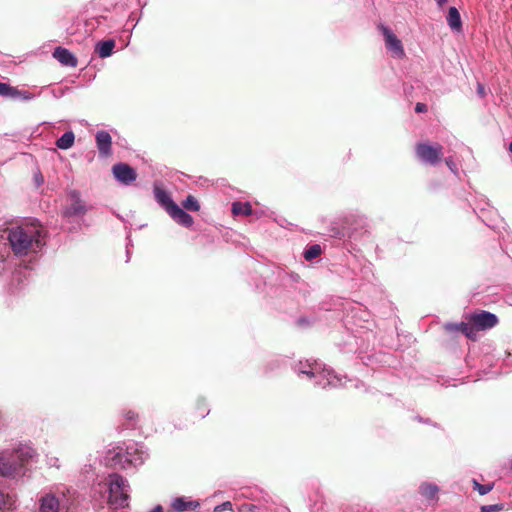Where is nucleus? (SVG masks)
I'll return each instance as SVG.
<instances>
[{"instance_id": "obj_1", "label": "nucleus", "mask_w": 512, "mask_h": 512, "mask_svg": "<svg viewBox=\"0 0 512 512\" xmlns=\"http://www.w3.org/2000/svg\"><path fill=\"white\" fill-rule=\"evenodd\" d=\"M46 231L37 221H27L9 229L8 240L16 256L37 253L45 245Z\"/></svg>"}, {"instance_id": "obj_2", "label": "nucleus", "mask_w": 512, "mask_h": 512, "mask_svg": "<svg viewBox=\"0 0 512 512\" xmlns=\"http://www.w3.org/2000/svg\"><path fill=\"white\" fill-rule=\"evenodd\" d=\"M109 491L108 504L113 508H125L129 505V484L120 474L112 473L107 478Z\"/></svg>"}, {"instance_id": "obj_3", "label": "nucleus", "mask_w": 512, "mask_h": 512, "mask_svg": "<svg viewBox=\"0 0 512 512\" xmlns=\"http://www.w3.org/2000/svg\"><path fill=\"white\" fill-rule=\"evenodd\" d=\"M417 157L429 165H436L443 157V146L436 143H417L415 147Z\"/></svg>"}, {"instance_id": "obj_4", "label": "nucleus", "mask_w": 512, "mask_h": 512, "mask_svg": "<svg viewBox=\"0 0 512 512\" xmlns=\"http://www.w3.org/2000/svg\"><path fill=\"white\" fill-rule=\"evenodd\" d=\"M471 326L474 328V340L477 338V332L495 327L498 324V318L495 314L488 311L473 313L467 317Z\"/></svg>"}, {"instance_id": "obj_5", "label": "nucleus", "mask_w": 512, "mask_h": 512, "mask_svg": "<svg viewBox=\"0 0 512 512\" xmlns=\"http://www.w3.org/2000/svg\"><path fill=\"white\" fill-rule=\"evenodd\" d=\"M380 29L384 35L386 48L392 53V56L399 59L404 58L405 51L401 40L389 28L381 26Z\"/></svg>"}, {"instance_id": "obj_6", "label": "nucleus", "mask_w": 512, "mask_h": 512, "mask_svg": "<svg viewBox=\"0 0 512 512\" xmlns=\"http://www.w3.org/2000/svg\"><path fill=\"white\" fill-rule=\"evenodd\" d=\"M114 177L125 185L131 184L137 178L136 171L126 163H118L112 167Z\"/></svg>"}, {"instance_id": "obj_7", "label": "nucleus", "mask_w": 512, "mask_h": 512, "mask_svg": "<svg viewBox=\"0 0 512 512\" xmlns=\"http://www.w3.org/2000/svg\"><path fill=\"white\" fill-rule=\"evenodd\" d=\"M95 140L97 149L101 156L109 157L112 155V138L107 131H98L96 133Z\"/></svg>"}, {"instance_id": "obj_8", "label": "nucleus", "mask_w": 512, "mask_h": 512, "mask_svg": "<svg viewBox=\"0 0 512 512\" xmlns=\"http://www.w3.org/2000/svg\"><path fill=\"white\" fill-rule=\"evenodd\" d=\"M17 473V463L12 453L0 455V475L3 477H13Z\"/></svg>"}, {"instance_id": "obj_9", "label": "nucleus", "mask_w": 512, "mask_h": 512, "mask_svg": "<svg viewBox=\"0 0 512 512\" xmlns=\"http://www.w3.org/2000/svg\"><path fill=\"white\" fill-rule=\"evenodd\" d=\"M443 328L447 333L460 332L464 334L468 339L475 341L474 328L471 326V323L469 321L460 323H446L444 324Z\"/></svg>"}, {"instance_id": "obj_10", "label": "nucleus", "mask_w": 512, "mask_h": 512, "mask_svg": "<svg viewBox=\"0 0 512 512\" xmlns=\"http://www.w3.org/2000/svg\"><path fill=\"white\" fill-rule=\"evenodd\" d=\"M53 57L62 65L68 67H76L78 63L77 58L68 49L63 47L55 48Z\"/></svg>"}, {"instance_id": "obj_11", "label": "nucleus", "mask_w": 512, "mask_h": 512, "mask_svg": "<svg viewBox=\"0 0 512 512\" xmlns=\"http://www.w3.org/2000/svg\"><path fill=\"white\" fill-rule=\"evenodd\" d=\"M168 214L175 222L184 227H191L194 223L192 216L185 212L177 204L172 207Z\"/></svg>"}, {"instance_id": "obj_12", "label": "nucleus", "mask_w": 512, "mask_h": 512, "mask_svg": "<svg viewBox=\"0 0 512 512\" xmlns=\"http://www.w3.org/2000/svg\"><path fill=\"white\" fill-rule=\"evenodd\" d=\"M71 204L65 210L66 216H77L83 215L86 212L85 206L80 200L79 194L76 191L71 192L70 194Z\"/></svg>"}, {"instance_id": "obj_13", "label": "nucleus", "mask_w": 512, "mask_h": 512, "mask_svg": "<svg viewBox=\"0 0 512 512\" xmlns=\"http://www.w3.org/2000/svg\"><path fill=\"white\" fill-rule=\"evenodd\" d=\"M154 196L157 202L166 210L167 213L176 205L170 195L158 185L154 186Z\"/></svg>"}, {"instance_id": "obj_14", "label": "nucleus", "mask_w": 512, "mask_h": 512, "mask_svg": "<svg viewBox=\"0 0 512 512\" xmlns=\"http://www.w3.org/2000/svg\"><path fill=\"white\" fill-rule=\"evenodd\" d=\"M28 274L22 268L16 269L9 284V290L11 293H16L22 287V284L27 280Z\"/></svg>"}, {"instance_id": "obj_15", "label": "nucleus", "mask_w": 512, "mask_h": 512, "mask_svg": "<svg viewBox=\"0 0 512 512\" xmlns=\"http://www.w3.org/2000/svg\"><path fill=\"white\" fill-rule=\"evenodd\" d=\"M125 458L124 454L122 453L121 449H113L110 450L107 453V456L105 458L106 465L111 468H125L123 459Z\"/></svg>"}, {"instance_id": "obj_16", "label": "nucleus", "mask_w": 512, "mask_h": 512, "mask_svg": "<svg viewBox=\"0 0 512 512\" xmlns=\"http://www.w3.org/2000/svg\"><path fill=\"white\" fill-rule=\"evenodd\" d=\"M33 450L29 447L20 448L12 453L14 460L17 463V471L22 468L29 459L33 457Z\"/></svg>"}, {"instance_id": "obj_17", "label": "nucleus", "mask_w": 512, "mask_h": 512, "mask_svg": "<svg viewBox=\"0 0 512 512\" xmlns=\"http://www.w3.org/2000/svg\"><path fill=\"white\" fill-rule=\"evenodd\" d=\"M59 508V500L54 495L48 494L42 497L40 505L41 512H58Z\"/></svg>"}, {"instance_id": "obj_18", "label": "nucleus", "mask_w": 512, "mask_h": 512, "mask_svg": "<svg viewBox=\"0 0 512 512\" xmlns=\"http://www.w3.org/2000/svg\"><path fill=\"white\" fill-rule=\"evenodd\" d=\"M0 95L8 98L23 97L29 99L30 96L27 92H21L17 88L10 86L7 83L0 82Z\"/></svg>"}, {"instance_id": "obj_19", "label": "nucleus", "mask_w": 512, "mask_h": 512, "mask_svg": "<svg viewBox=\"0 0 512 512\" xmlns=\"http://www.w3.org/2000/svg\"><path fill=\"white\" fill-rule=\"evenodd\" d=\"M447 23L452 30L457 31V32L461 31L462 21H461L460 13L456 7L449 8L448 15H447Z\"/></svg>"}, {"instance_id": "obj_20", "label": "nucleus", "mask_w": 512, "mask_h": 512, "mask_svg": "<svg viewBox=\"0 0 512 512\" xmlns=\"http://www.w3.org/2000/svg\"><path fill=\"white\" fill-rule=\"evenodd\" d=\"M199 506V503L193 501H187L183 497L175 498L172 502V508L176 512H183L187 510H193Z\"/></svg>"}, {"instance_id": "obj_21", "label": "nucleus", "mask_w": 512, "mask_h": 512, "mask_svg": "<svg viewBox=\"0 0 512 512\" xmlns=\"http://www.w3.org/2000/svg\"><path fill=\"white\" fill-rule=\"evenodd\" d=\"M115 48V41L110 39L97 43L95 51L101 58L109 57Z\"/></svg>"}, {"instance_id": "obj_22", "label": "nucleus", "mask_w": 512, "mask_h": 512, "mask_svg": "<svg viewBox=\"0 0 512 512\" xmlns=\"http://www.w3.org/2000/svg\"><path fill=\"white\" fill-rule=\"evenodd\" d=\"M252 206L249 202H234L232 204V213L235 216L243 215L250 216L252 214Z\"/></svg>"}, {"instance_id": "obj_23", "label": "nucleus", "mask_w": 512, "mask_h": 512, "mask_svg": "<svg viewBox=\"0 0 512 512\" xmlns=\"http://www.w3.org/2000/svg\"><path fill=\"white\" fill-rule=\"evenodd\" d=\"M420 492L426 499L433 500L436 499L439 488L432 483H423L420 486Z\"/></svg>"}, {"instance_id": "obj_24", "label": "nucleus", "mask_w": 512, "mask_h": 512, "mask_svg": "<svg viewBox=\"0 0 512 512\" xmlns=\"http://www.w3.org/2000/svg\"><path fill=\"white\" fill-rule=\"evenodd\" d=\"M74 139V133L72 131H68L65 132L59 139H57L56 145L58 148L66 150L72 147Z\"/></svg>"}, {"instance_id": "obj_25", "label": "nucleus", "mask_w": 512, "mask_h": 512, "mask_svg": "<svg viewBox=\"0 0 512 512\" xmlns=\"http://www.w3.org/2000/svg\"><path fill=\"white\" fill-rule=\"evenodd\" d=\"M124 418L126 420L125 425L127 426V428H136L140 421L139 414L134 410L125 411Z\"/></svg>"}, {"instance_id": "obj_26", "label": "nucleus", "mask_w": 512, "mask_h": 512, "mask_svg": "<svg viewBox=\"0 0 512 512\" xmlns=\"http://www.w3.org/2000/svg\"><path fill=\"white\" fill-rule=\"evenodd\" d=\"M16 499L14 495L4 494L0 490V510L1 509H12L15 505Z\"/></svg>"}, {"instance_id": "obj_27", "label": "nucleus", "mask_w": 512, "mask_h": 512, "mask_svg": "<svg viewBox=\"0 0 512 512\" xmlns=\"http://www.w3.org/2000/svg\"><path fill=\"white\" fill-rule=\"evenodd\" d=\"M182 206L189 211H198L200 209V204L193 195H188L182 202Z\"/></svg>"}, {"instance_id": "obj_28", "label": "nucleus", "mask_w": 512, "mask_h": 512, "mask_svg": "<svg viewBox=\"0 0 512 512\" xmlns=\"http://www.w3.org/2000/svg\"><path fill=\"white\" fill-rule=\"evenodd\" d=\"M321 252H322V249H321L320 245H318V244L312 245L308 249L305 250L304 258L307 261H311V260L317 258L318 256H320Z\"/></svg>"}, {"instance_id": "obj_29", "label": "nucleus", "mask_w": 512, "mask_h": 512, "mask_svg": "<svg viewBox=\"0 0 512 512\" xmlns=\"http://www.w3.org/2000/svg\"><path fill=\"white\" fill-rule=\"evenodd\" d=\"M195 415L200 418H204L206 415L209 414V409L207 407V404L204 400H200L195 405Z\"/></svg>"}, {"instance_id": "obj_30", "label": "nucleus", "mask_w": 512, "mask_h": 512, "mask_svg": "<svg viewBox=\"0 0 512 512\" xmlns=\"http://www.w3.org/2000/svg\"><path fill=\"white\" fill-rule=\"evenodd\" d=\"M494 487V484H480L478 481L473 480V488L477 490L480 495H486L489 493Z\"/></svg>"}, {"instance_id": "obj_31", "label": "nucleus", "mask_w": 512, "mask_h": 512, "mask_svg": "<svg viewBox=\"0 0 512 512\" xmlns=\"http://www.w3.org/2000/svg\"><path fill=\"white\" fill-rule=\"evenodd\" d=\"M504 509V504L483 505L480 508V512H500Z\"/></svg>"}, {"instance_id": "obj_32", "label": "nucleus", "mask_w": 512, "mask_h": 512, "mask_svg": "<svg viewBox=\"0 0 512 512\" xmlns=\"http://www.w3.org/2000/svg\"><path fill=\"white\" fill-rule=\"evenodd\" d=\"M225 510H232V503L230 501L217 505L214 509L215 512H223Z\"/></svg>"}, {"instance_id": "obj_33", "label": "nucleus", "mask_w": 512, "mask_h": 512, "mask_svg": "<svg viewBox=\"0 0 512 512\" xmlns=\"http://www.w3.org/2000/svg\"><path fill=\"white\" fill-rule=\"evenodd\" d=\"M416 113H424L427 111V106L424 103L418 102L415 106Z\"/></svg>"}, {"instance_id": "obj_34", "label": "nucleus", "mask_w": 512, "mask_h": 512, "mask_svg": "<svg viewBox=\"0 0 512 512\" xmlns=\"http://www.w3.org/2000/svg\"><path fill=\"white\" fill-rule=\"evenodd\" d=\"M256 509V506L253 504H244L242 506V512H254Z\"/></svg>"}, {"instance_id": "obj_35", "label": "nucleus", "mask_w": 512, "mask_h": 512, "mask_svg": "<svg viewBox=\"0 0 512 512\" xmlns=\"http://www.w3.org/2000/svg\"><path fill=\"white\" fill-rule=\"evenodd\" d=\"M437 1V4L442 7L446 2L447 0H436Z\"/></svg>"}, {"instance_id": "obj_36", "label": "nucleus", "mask_w": 512, "mask_h": 512, "mask_svg": "<svg viewBox=\"0 0 512 512\" xmlns=\"http://www.w3.org/2000/svg\"><path fill=\"white\" fill-rule=\"evenodd\" d=\"M305 374H307L309 377H313L314 376V373L312 371H308V372H304Z\"/></svg>"}, {"instance_id": "obj_37", "label": "nucleus", "mask_w": 512, "mask_h": 512, "mask_svg": "<svg viewBox=\"0 0 512 512\" xmlns=\"http://www.w3.org/2000/svg\"><path fill=\"white\" fill-rule=\"evenodd\" d=\"M509 151H510V153L512 155V142L509 144Z\"/></svg>"}, {"instance_id": "obj_38", "label": "nucleus", "mask_w": 512, "mask_h": 512, "mask_svg": "<svg viewBox=\"0 0 512 512\" xmlns=\"http://www.w3.org/2000/svg\"><path fill=\"white\" fill-rule=\"evenodd\" d=\"M446 163H447V165H451V161L450 160H446Z\"/></svg>"}]
</instances>
